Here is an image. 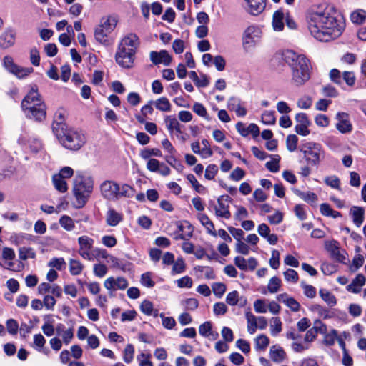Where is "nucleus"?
Instances as JSON below:
<instances>
[{
  "label": "nucleus",
  "mask_w": 366,
  "mask_h": 366,
  "mask_svg": "<svg viewBox=\"0 0 366 366\" xmlns=\"http://www.w3.org/2000/svg\"><path fill=\"white\" fill-rule=\"evenodd\" d=\"M307 29L317 40L328 42L337 39L345 30L343 17L330 4L314 5L305 14Z\"/></svg>",
  "instance_id": "1"
},
{
  "label": "nucleus",
  "mask_w": 366,
  "mask_h": 366,
  "mask_svg": "<svg viewBox=\"0 0 366 366\" xmlns=\"http://www.w3.org/2000/svg\"><path fill=\"white\" fill-rule=\"evenodd\" d=\"M52 130L64 147L77 151L86 143L85 135L77 129L69 128L65 122L55 120L52 123Z\"/></svg>",
  "instance_id": "2"
},
{
  "label": "nucleus",
  "mask_w": 366,
  "mask_h": 366,
  "mask_svg": "<svg viewBox=\"0 0 366 366\" xmlns=\"http://www.w3.org/2000/svg\"><path fill=\"white\" fill-rule=\"evenodd\" d=\"M139 45V38L136 34L129 33L124 36L120 41L115 54L117 64L124 69L132 68Z\"/></svg>",
  "instance_id": "3"
},
{
  "label": "nucleus",
  "mask_w": 366,
  "mask_h": 366,
  "mask_svg": "<svg viewBox=\"0 0 366 366\" xmlns=\"http://www.w3.org/2000/svg\"><path fill=\"white\" fill-rule=\"evenodd\" d=\"M94 188V180L89 175L77 172L74 179L73 193L76 199L75 207L80 209L85 206Z\"/></svg>",
  "instance_id": "4"
},
{
  "label": "nucleus",
  "mask_w": 366,
  "mask_h": 366,
  "mask_svg": "<svg viewBox=\"0 0 366 366\" xmlns=\"http://www.w3.org/2000/svg\"><path fill=\"white\" fill-rule=\"evenodd\" d=\"M21 108L29 119L41 122L46 117V106L41 102L36 86L31 88L21 102Z\"/></svg>",
  "instance_id": "5"
},
{
  "label": "nucleus",
  "mask_w": 366,
  "mask_h": 366,
  "mask_svg": "<svg viewBox=\"0 0 366 366\" xmlns=\"http://www.w3.org/2000/svg\"><path fill=\"white\" fill-rule=\"evenodd\" d=\"M102 197L109 201H116L122 197L130 198L134 195L135 189L129 184L119 185L114 181L105 180L100 185Z\"/></svg>",
  "instance_id": "6"
},
{
  "label": "nucleus",
  "mask_w": 366,
  "mask_h": 366,
  "mask_svg": "<svg viewBox=\"0 0 366 366\" xmlns=\"http://www.w3.org/2000/svg\"><path fill=\"white\" fill-rule=\"evenodd\" d=\"M300 151L307 164L311 167H317L325 157V151L320 143L306 142L301 144Z\"/></svg>",
  "instance_id": "7"
},
{
  "label": "nucleus",
  "mask_w": 366,
  "mask_h": 366,
  "mask_svg": "<svg viewBox=\"0 0 366 366\" xmlns=\"http://www.w3.org/2000/svg\"><path fill=\"white\" fill-rule=\"evenodd\" d=\"M283 61L290 67L292 73L296 70L311 67V63L304 54H300L292 50H285L282 54Z\"/></svg>",
  "instance_id": "8"
},
{
  "label": "nucleus",
  "mask_w": 366,
  "mask_h": 366,
  "mask_svg": "<svg viewBox=\"0 0 366 366\" xmlns=\"http://www.w3.org/2000/svg\"><path fill=\"white\" fill-rule=\"evenodd\" d=\"M117 21L114 18L102 19L100 24L94 30V38L100 44H109L108 36L114 30Z\"/></svg>",
  "instance_id": "9"
},
{
  "label": "nucleus",
  "mask_w": 366,
  "mask_h": 366,
  "mask_svg": "<svg viewBox=\"0 0 366 366\" xmlns=\"http://www.w3.org/2000/svg\"><path fill=\"white\" fill-rule=\"evenodd\" d=\"M261 30L257 26H249L244 31L242 37L243 48L249 51L254 48L260 39Z\"/></svg>",
  "instance_id": "10"
},
{
  "label": "nucleus",
  "mask_w": 366,
  "mask_h": 366,
  "mask_svg": "<svg viewBox=\"0 0 366 366\" xmlns=\"http://www.w3.org/2000/svg\"><path fill=\"white\" fill-rule=\"evenodd\" d=\"M232 201V198L228 195H222L217 199L218 205H216L213 201L209 202V209L213 207L215 215L217 217L229 219L231 217L229 206L228 202Z\"/></svg>",
  "instance_id": "11"
},
{
  "label": "nucleus",
  "mask_w": 366,
  "mask_h": 366,
  "mask_svg": "<svg viewBox=\"0 0 366 366\" xmlns=\"http://www.w3.org/2000/svg\"><path fill=\"white\" fill-rule=\"evenodd\" d=\"M4 67L18 78H24L34 71L32 67H21L16 64L11 56H5L3 59Z\"/></svg>",
  "instance_id": "12"
},
{
  "label": "nucleus",
  "mask_w": 366,
  "mask_h": 366,
  "mask_svg": "<svg viewBox=\"0 0 366 366\" xmlns=\"http://www.w3.org/2000/svg\"><path fill=\"white\" fill-rule=\"evenodd\" d=\"M325 249L330 254L331 257L337 262L344 263L347 253L345 250L340 249L339 242L336 240L326 241Z\"/></svg>",
  "instance_id": "13"
},
{
  "label": "nucleus",
  "mask_w": 366,
  "mask_h": 366,
  "mask_svg": "<svg viewBox=\"0 0 366 366\" xmlns=\"http://www.w3.org/2000/svg\"><path fill=\"white\" fill-rule=\"evenodd\" d=\"M79 244V254L84 259L89 261H93L94 257L91 253V249L94 244V239L88 236H81L78 238Z\"/></svg>",
  "instance_id": "14"
},
{
  "label": "nucleus",
  "mask_w": 366,
  "mask_h": 366,
  "mask_svg": "<svg viewBox=\"0 0 366 366\" xmlns=\"http://www.w3.org/2000/svg\"><path fill=\"white\" fill-rule=\"evenodd\" d=\"M335 119L337 121L335 127L341 134H349L352 131L353 127L347 113L339 112L336 114Z\"/></svg>",
  "instance_id": "15"
},
{
  "label": "nucleus",
  "mask_w": 366,
  "mask_h": 366,
  "mask_svg": "<svg viewBox=\"0 0 366 366\" xmlns=\"http://www.w3.org/2000/svg\"><path fill=\"white\" fill-rule=\"evenodd\" d=\"M18 142L19 144L24 146L25 149L28 147L33 153H37L42 148V144L39 139L29 137L26 134L20 136Z\"/></svg>",
  "instance_id": "16"
},
{
  "label": "nucleus",
  "mask_w": 366,
  "mask_h": 366,
  "mask_svg": "<svg viewBox=\"0 0 366 366\" xmlns=\"http://www.w3.org/2000/svg\"><path fill=\"white\" fill-rule=\"evenodd\" d=\"M150 60L154 65H159L160 64L164 66L170 65L172 57L166 50H161L160 51H152L149 54Z\"/></svg>",
  "instance_id": "17"
},
{
  "label": "nucleus",
  "mask_w": 366,
  "mask_h": 366,
  "mask_svg": "<svg viewBox=\"0 0 366 366\" xmlns=\"http://www.w3.org/2000/svg\"><path fill=\"white\" fill-rule=\"evenodd\" d=\"M312 66L292 73V82L296 86L304 85L311 77Z\"/></svg>",
  "instance_id": "18"
},
{
  "label": "nucleus",
  "mask_w": 366,
  "mask_h": 366,
  "mask_svg": "<svg viewBox=\"0 0 366 366\" xmlns=\"http://www.w3.org/2000/svg\"><path fill=\"white\" fill-rule=\"evenodd\" d=\"M312 66L292 73V82L296 86L304 85L311 77Z\"/></svg>",
  "instance_id": "19"
},
{
  "label": "nucleus",
  "mask_w": 366,
  "mask_h": 366,
  "mask_svg": "<svg viewBox=\"0 0 366 366\" xmlns=\"http://www.w3.org/2000/svg\"><path fill=\"white\" fill-rule=\"evenodd\" d=\"M16 30L11 27L6 28L0 35V47L8 49L13 46L16 41Z\"/></svg>",
  "instance_id": "20"
},
{
  "label": "nucleus",
  "mask_w": 366,
  "mask_h": 366,
  "mask_svg": "<svg viewBox=\"0 0 366 366\" xmlns=\"http://www.w3.org/2000/svg\"><path fill=\"white\" fill-rule=\"evenodd\" d=\"M226 302L231 306L238 305L239 307H243L247 305V300L244 297H240L238 291L233 290L227 294Z\"/></svg>",
  "instance_id": "21"
},
{
  "label": "nucleus",
  "mask_w": 366,
  "mask_h": 366,
  "mask_svg": "<svg viewBox=\"0 0 366 366\" xmlns=\"http://www.w3.org/2000/svg\"><path fill=\"white\" fill-rule=\"evenodd\" d=\"M248 5V11L257 16L261 14L266 7V0H244Z\"/></svg>",
  "instance_id": "22"
},
{
  "label": "nucleus",
  "mask_w": 366,
  "mask_h": 366,
  "mask_svg": "<svg viewBox=\"0 0 366 366\" xmlns=\"http://www.w3.org/2000/svg\"><path fill=\"white\" fill-rule=\"evenodd\" d=\"M166 127L170 134L175 131L177 134H182L183 131L182 129V125L178 122L174 116H166L164 118Z\"/></svg>",
  "instance_id": "23"
},
{
  "label": "nucleus",
  "mask_w": 366,
  "mask_h": 366,
  "mask_svg": "<svg viewBox=\"0 0 366 366\" xmlns=\"http://www.w3.org/2000/svg\"><path fill=\"white\" fill-rule=\"evenodd\" d=\"M285 17L286 14H285L282 9L274 11L272 17V26L274 31H281L283 30Z\"/></svg>",
  "instance_id": "24"
},
{
  "label": "nucleus",
  "mask_w": 366,
  "mask_h": 366,
  "mask_svg": "<svg viewBox=\"0 0 366 366\" xmlns=\"http://www.w3.org/2000/svg\"><path fill=\"white\" fill-rule=\"evenodd\" d=\"M353 223L360 227L364 222L365 209L363 207L353 206L350 209Z\"/></svg>",
  "instance_id": "25"
},
{
  "label": "nucleus",
  "mask_w": 366,
  "mask_h": 366,
  "mask_svg": "<svg viewBox=\"0 0 366 366\" xmlns=\"http://www.w3.org/2000/svg\"><path fill=\"white\" fill-rule=\"evenodd\" d=\"M197 218L209 234L212 235L213 237H217V232L214 228V224L206 214L199 213L197 214Z\"/></svg>",
  "instance_id": "26"
},
{
  "label": "nucleus",
  "mask_w": 366,
  "mask_h": 366,
  "mask_svg": "<svg viewBox=\"0 0 366 366\" xmlns=\"http://www.w3.org/2000/svg\"><path fill=\"white\" fill-rule=\"evenodd\" d=\"M123 219L122 214L114 209H109L107 212V223L111 227L117 226Z\"/></svg>",
  "instance_id": "27"
},
{
  "label": "nucleus",
  "mask_w": 366,
  "mask_h": 366,
  "mask_svg": "<svg viewBox=\"0 0 366 366\" xmlns=\"http://www.w3.org/2000/svg\"><path fill=\"white\" fill-rule=\"evenodd\" d=\"M110 261L113 267L118 268L124 272H129L132 269V264L128 261L119 259L114 256L110 257Z\"/></svg>",
  "instance_id": "28"
},
{
  "label": "nucleus",
  "mask_w": 366,
  "mask_h": 366,
  "mask_svg": "<svg viewBox=\"0 0 366 366\" xmlns=\"http://www.w3.org/2000/svg\"><path fill=\"white\" fill-rule=\"evenodd\" d=\"M285 351L280 346L273 345L271 347L269 356L273 362L277 363L282 362L285 358Z\"/></svg>",
  "instance_id": "29"
},
{
  "label": "nucleus",
  "mask_w": 366,
  "mask_h": 366,
  "mask_svg": "<svg viewBox=\"0 0 366 366\" xmlns=\"http://www.w3.org/2000/svg\"><path fill=\"white\" fill-rule=\"evenodd\" d=\"M154 106L157 109L163 112H169L172 110V104L165 97H159L154 101Z\"/></svg>",
  "instance_id": "30"
},
{
  "label": "nucleus",
  "mask_w": 366,
  "mask_h": 366,
  "mask_svg": "<svg viewBox=\"0 0 366 366\" xmlns=\"http://www.w3.org/2000/svg\"><path fill=\"white\" fill-rule=\"evenodd\" d=\"M351 21L356 24H362L366 19V11L364 9H357L350 14Z\"/></svg>",
  "instance_id": "31"
},
{
  "label": "nucleus",
  "mask_w": 366,
  "mask_h": 366,
  "mask_svg": "<svg viewBox=\"0 0 366 366\" xmlns=\"http://www.w3.org/2000/svg\"><path fill=\"white\" fill-rule=\"evenodd\" d=\"M52 182L54 188L59 192L64 193L67 191L68 186L65 179L61 178L59 175L54 174Z\"/></svg>",
  "instance_id": "32"
},
{
  "label": "nucleus",
  "mask_w": 366,
  "mask_h": 366,
  "mask_svg": "<svg viewBox=\"0 0 366 366\" xmlns=\"http://www.w3.org/2000/svg\"><path fill=\"white\" fill-rule=\"evenodd\" d=\"M320 295L321 298L330 307L335 306L337 304L335 296L326 289L320 290Z\"/></svg>",
  "instance_id": "33"
},
{
  "label": "nucleus",
  "mask_w": 366,
  "mask_h": 366,
  "mask_svg": "<svg viewBox=\"0 0 366 366\" xmlns=\"http://www.w3.org/2000/svg\"><path fill=\"white\" fill-rule=\"evenodd\" d=\"M186 270L185 261L182 257H178L172 264L171 274L172 275L182 274Z\"/></svg>",
  "instance_id": "34"
},
{
  "label": "nucleus",
  "mask_w": 366,
  "mask_h": 366,
  "mask_svg": "<svg viewBox=\"0 0 366 366\" xmlns=\"http://www.w3.org/2000/svg\"><path fill=\"white\" fill-rule=\"evenodd\" d=\"M84 269L82 263L76 259H69V272L71 275L77 276L80 274Z\"/></svg>",
  "instance_id": "35"
},
{
  "label": "nucleus",
  "mask_w": 366,
  "mask_h": 366,
  "mask_svg": "<svg viewBox=\"0 0 366 366\" xmlns=\"http://www.w3.org/2000/svg\"><path fill=\"white\" fill-rule=\"evenodd\" d=\"M247 320V330L249 334H254L257 328V319L250 312H247L245 315Z\"/></svg>",
  "instance_id": "36"
},
{
  "label": "nucleus",
  "mask_w": 366,
  "mask_h": 366,
  "mask_svg": "<svg viewBox=\"0 0 366 366\" xmlns=\"http://www.w3.org/2000/svg\"><path fill=\"white\" fill-rule=\"evenodd\" d=\"M19 257L21 260H26L27 259H34L36 252L31 247H20L19 249Z\"/></svg>",
  "instance_id": "37"
},
{
  "label": "nucleus",
  "mask_w": 366,
  "mask_h": 366,
  "mask_svg": "<svg viewBox=\"0 0 366 366\" xmlns=\"http://www.w3.org/2000/svg\"><path fill=\"white\" fill-rule=\"evenodd\" d=\"M187 179L192 184L194 189L199 193L204 194L207 192V189L205 187L199 183L197 180L196 177L192 174H189L187 176Z\"/></svg>",
  "instance_id": "38"
},
{
  "label": "nucleus",
  "mask_w": 366,
  "mask_h": 366,
  "mask_svg": "<svg viewBox=\"0 0 366 366\" xmlns=\"http://www.w3.org/2000/svg\"><path fill=\"white\" fill-rule=\"evenodd\" d=\"M199 334L204 337H210L213 335L212 332V323L210 321H206L201 324L199 327Z\"/></svg>",
  "instance_id": "39"
},
{
  "label": "nucleus",
  "mask_w": 366,
  "mask_h": 366,
  "mask_svg": "<svg viewBox=\"0 0 366 366\" xmlns=\"http://www.w3.org/2000/svg\"><path fill=\"white\" fill-rule=\"evenodd\" d=\"M282 322L280 317L271 319L270 332L272 336H277L282 331Z\"/></svg>",
  "instance_id": "40"
},
{
  "label": "nucleus",
  "mask_w": 366,
  "mask_h": 366,
  "mask_svg": "<svg viewBox=\"0 0 366 366\" xmlns=\"http://www.w3.org/2000/svg\"><path fill=\"white\" fill-rule=\"evenodd\" d=\"M296 194L304 201L307 203L313 204L317 201V196L315 193L311 192H303L299 190L296 191Z\"/></svg>",
  "instance_id": "41"
},
{
  "label": "nucleus",
  "mask_w": 366,
  "mask_h": 366,
  "mask_svg": "<svg viewBox=\"0 0 366 366\" xmlns=\"http://www.w3.org/2000/svg\"><path fill=\"white\" fill-rule=\"evenodd\" d=\"M165 160L169 165H171L178 172H182V170L184 169L183 164L173 154L166 156Z\"/></svg>",
  "instance_id": "42"
},
{
  "label": "nucleus",
  "mask_w": 366,
  "mask_h": 366,
  "mask_svg": "<svg viewBox=\"0 0 366 366\" xmlns=\"http://www.w3.org/2000/svg\"><path fill=\"white\" fill-rule=\"evenodd\" d=\"M254 342L257 350H264L269 345V340L266 335H259L255 338Z\"/></svg>",
  "instance_id": "43"
},
{
  "label": "nucleus",
  "mask_w": 366,
  "mask_h": 366,
  "mask_svg": "<svg viewBox=\"0 0 366 366\" xmlns=\"http://www.w3.org/2000/svg\"><path fill=\"white\" fill-rule=\"evenodd\" d=\"M262 122L266 125H273L276 122L275 112L265 111L262 114Z\"/></svg>",
  "instance_id": "44"
},
{
  "label": "nucleus",
  "mask_w": 366,
  "mask_h": 366,
  "mask_svg": "<svg viewBox=\"0 0 366 366\" xmlns=\"http://www.w3.org/2000/svg\"><path fill=\"white\" fill-rule=\"evenodd\" d=\"M59 224L66 231H71L75 227L74 220L67 215H63L60 218Z\"/></svg>",
  "instance_id": "45"
},
{
  "label": "nucleus",
  "mask_w": 366,
  "mask_h": 366,
  "mask_svg": "<svg viewBox=\"0 0 366 366\" xmlns=\"http://www.w3.org/2000/svg\"><path fill=\"white\" fill-rule=\"evenodd\" d=\"M298 137L295 134H289L286 139L287 149L292 152L297 149Z\"/></svg>",
  "instance_id": "46"
},
{
  "label": "nucleus",
  "mask_w": 366,
  "mask_h": 366,
  "mask_svg": "<svg viewBox=\"0 0 366 366\" xmlns=\"http://www.w3.org/2000/svg\"><path fill=\"white\" fill-rule=\"evenodd\" d=\"M134 347L132 344H128L124 350L123 360L124 361L129 364L134 359Z\"/></svg>",
  "instance_id": "47"
},
{
  "label": "nucleus",
  "mask_w": 366,
  "mask_h": 366,
  "mask_svg": "<svg viewBox=\"0 0 366 366\" xmlns=\"http://www.w3.org/2000/svg\"><path fill=\"white\" fill-rule=\"evenodd\" d=\"M281 286V280L277 277H272L268 283L267 289L270 293H276Z\"/></svg>",
  "instance_id": "48"
},
{
  "label": "nucleus",
  "mask_w": 366,
  "mask_h": 366,
  "mask_svg": "<svg viewBox=\"0 0 366 366\" xmlns=\"http://www.w3.org/2000/svg\"><path fill=\"white\" fill-rule=\"evenodd\" d=\"M66 262L64 260V258L62 257H60V258H56V257H54V258H52L49 264H48V266L49 267H53V268H56V269L61 271L64 269H65L66 267Z\"/></svg>",
  "instance_id": "49"
},
{
  "label": "nucleus",
  "mask_w": 366,
  "mask_h": 366,
  "mask_svg": "<svg viewBox=\"0 0 366 366\" xmlns=\"http://www.w3.org/2000/svg\"><path fill=\"white\" fill-rule=\"evenodd\" d=\"M213 292L218 298H221L227 290V286L222 282H215L212 285Z\"/></svg>",
  "instance_id": "50"
},
{
  "label": "nucleus",
  "mask_w": 366,
  "mask_h": 366,
  "mask_svg": "<svg viewBox=\"0 0 366 366\" xmlns=\"http://www.w3.org/2000/svg\"><path fill=\"white\" fill-rule=\"evenodd\" d=\"M51 316V315H50L44 316V320H46V322H45V323L41 327L43 332L47 337H51L54 333V328L53 325L51 323H49V317Z\"/></svg>",
  "instance_id": "51"
},
{
  "label": "nucleus",
  "mask_w": 366,
  "mask_h": 366,
  "mask_svg": "<svg viewBox=\"0 0 366 366\" xmlns=\"http://www.w3.org/2000/svg\"><path fill=\"white\" fill-rule=\"evenodd\" d=\"M140 282L143 286L148 288L153 287L155 285V282L152 278V273L149 272L142 274Z\"/></svg>",
  "instance_id": "52"
},
{
  "label": "nucleus",
  "mask_w": 366,
  "mask_h": 366,
  "mask_svg": "<svg viewBox=\"0 0 366 366\" xmlns=\"http://www.w3.org/2000/svg\"><path fill=\"white\" fill-rule=\"evenodd\" d=\"M325 183L333 189H340V180L335 175L326 177Z\"/></svg>",
  "instance_id": "53"
},
{
  "label": "nucleus",
  "mask_w": 366,
  "mask_h": 366,
  "mask_svg": "<svg viewBox=\"0 0 366 366\" xmlns=\"http://www.w3.org/2000/svg\"><path fill=\"white\" fill-rule=\"evenodd\" d=\"M280 157L275 155V158L273 160L267 162L265 164L266 168L271 172H277L280 170Z\"/></svg>",
  "instance_id": "54"
},
{
  "label": "nucleus",
  "mask_w": 366,
  "mask_h": 366,
  "mask_svg": "<svg viewBox=\"0 0 366 366\" xmlns=\"http://www.w3.org/2000/svg\"><path fill=\"white\" fill-rule=\"evenodd\" d=\"M152 156L160 157H162V152L159 149L153 148L144 149L141 152V157L144 159H147Z\"/></svg>",
  "instance_id": "55"
},
{
  "label": "nucleus",
  "mask_w": 366,
  "mask_h": 366,
  "mask_svg": "<svg viewBox=\"0 0 366 366\" xmlns=\"http://www.w3.org/2000/svg\"><path fill=\"white\" fill-rule=\"evenodd\" d=\"M176 283L179 288H191L193 285L192 279L187 275L176 280Z\"/></svg>",
  "instance_id": "56"
},
{
  "label": "nucleus",
  "mask_w": 366,
  "mask_h": 366,
  "mask_svg": "<svg viewBox=\"0 0 366 366\" xmlns=\"http://www.w3.org/2000/svg\"><path fill=\"white\" fill-rule=\"evenodd\" d=\"M342 74L337 69H332L330 71V80L335 84L341 86L342 84Z\"/></svg>",
  "instance_id": "57"
},
{
  "label": "nucleus",
  "mask_w": 366,
  "mask_h": 366,
  "mask_svg": "<svg viewBox=\"0 0 366 366\" xmlns=\"http://www.w3.org/2000/svg\"><path fill=\"white\" fill-rule=\"evenodd\" d=\"M159 317L162 320V325L168 330H172L176 325V321L172 317H165L164 313H160Z\"/></svg>",
  "instance_id": "58"
},
{
  "label": "nucleus",
  "mask_w": 366,
  "mask_h": 366,
  "mask_svg": "<svg viewBox=\"0 0 366 366\" xmlns=\"http://www.w3.org/2000/svg\"><path fill=\"white\" fill-rule=\"evenodd\" d=\"M297 104L300 109H307L311 107L312 99L309 96H304L297 100Z\"/></svg>",
  "instance_id": "59"
},
{
  "label": "nucleus",
  "mask_w": 366,
  "mask_h": 366,
  "mask_svg": "<svg viewBox=\"0 0 366 366\" xmlns=\"http://www.w3.org/2000/svg\"><path fill=\"white\" fill-rule=\"evenodd\" d=\"M342 80L349 86H354L356 81L355 73L353 71H344L342 73Z\"/></svg>",
  "instance_id": "60"
},
{
  "label": "nucleus",
  "mask_w": 366,
  "mask_h": 366,
  "mask_svg": "<svg viewBox=\"0 0 366 366\" xmlns=\"http://www.w3.org/2000/svg\"><path fill=\"white\" fill-rule=\"evenodd\" d=\"M218 172V167L216 164H211L208 165L205 170L204 177L208 180L213 179Z\"/></svg>",
  "instance_id": "61"
},
{
  "label": "nucleus",
  "mask_w": 366,
  "mask_h": 366,
  "mask_svg": "<svg viewBox=\"0 0 366 366\" xmlns=\"http://www.w3.org/2000/svg\"><path fill=\"white\" fill-rule=\"evenodd\" d=\"M140 309L147 315H152L154 312L153 304L149 300H144L140 305Z\"/></svg>",
  "instance_id": "62"
},
{
  "label": "nucleus",
  "mask_w": 366,
  "mask_h": 366,
  "mask_svg": "<svg viewBox=\"0 0 366 366\" xmlns=\"http://www.w3.org/2000/svg\"><path fill=\"white\" fill-rule=\"evenodd\" d=\"M213 312L217 316L223 315L227 312V307L222 302H216L213 306Z\"/></svg>",
  "instance_id": "63"
},
{
  "label": "nucleus",
  "mask_w": 366,
  "mask_h": 366,
  "mask_svg": "<svg viewBox=\"0 0 366 366\" xmlns=\"http://www.w3.org/2000/svg\"><path fill=\"white\" fill-rule=\"evenodd\" d=\"M284 277L286 281L296 283L298 281V274L292 269H287L284 272Z\"/></svg>",
  "instance_id": "64"
}]
</instances>
